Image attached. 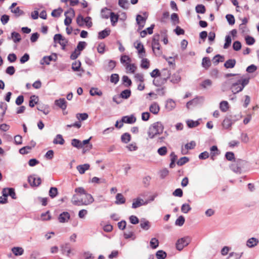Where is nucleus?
<instances>
[{"label":"nucleus","instance_id":"e2e57ef3","mask_svg":"<svg viewBox=\"0 0 259 259\" xmlns=\"http://www.w3.org/2000/svg\"><path fill=\"white\" fill-rule=\"evenodd\" d=\"M119 80V77L118 74H112L110 77V82L116 84Z\"/></svg>","mask_w":259,"mask_h":259},{"label":"nucleus","instance_id":"412c9836","mask_svg":"<svg viewBox=\"0 0 259 259\" xmlns=\"http://www.w3.org/2000/svg\"><path fill=\"white\" fill-rule=\"evenodd\" d=\"M110 29L109 28H106L104 30L100 31L98 33V38L102 39L109 35L110 33Z\"/></svg>","mask_w":259,"mask_h":259},{"label":"nucleus","instance_id":"4c0bfd02","mask_svg":"<svg viewBox=\"0 0 259 259\" xmlns=\"http://www.w3.org/2000/svg\"><path fill=\"white\" fill-rule=\"evenodd\" d=\"M122 83L124 85V86L128 87H130L132 82L131 79L126 75H123L122 77Z\"/></svg>","mask_w":259,"mask_h":259},{"label":"nucleus","instance_id":"4468645a","mask_svg":"<svg viewBox=\"0 0 259 259\" xmlns=\"http://www.w3.org/2000/svg\"><path fill=\"white\" fill-rule=\"evenodd\" d=\"M8 39L9 40L12 39L15 43H18L21 41V37L20 34L18 32L13 31L11 33V36L8 37Z\"/></svg>","mask_w":259,"mask_h":259},{"label":"nucleus","instance_id":"5701e85b","mask_svg":"<svg viewBox=\"0 0 259 259\" xmlns=\"http://www.w3.org/2000/svg\"><path fill=\"white\" fill-rule=\"evenodd\" d=\"M201 98L202 99L201 97ZM200 99V98L196 97V98H195L189 101L186 104V107L188 109H189L190 106H197L198 104H199Z\"/></svg>","mask_w":259,"mask_h":259},{"label":"nucleus","instance_id":"c85d7f7f","mask_svg":"<svg viewBox=\"0 0 259 259\" xmlns=\"http://www.w3.org/2000/svg\"><path fill=\"white\" fill-rule=\"evenodd\" d=\"M12 251L16 256L21 255L24 253V249L20 247H14L12 248Z\"/></svg>","mask_w":259,"mask_h":259},{"label":"nucleus","instance_id":"79ce46f5","mask_svg":"<svg viewBox=\"0 0 259 259\" xmlns=\"http://www.w3.org/2000/svg\"><path fill=\"white\" fill-rule=\"evenodd\" d=\"M159 242L156 238H152L150 241V247L152 249H156L159 246Z\"/></svg>","mask_w":259,"mask_h":259},{"label":"nucleus","instance_id":"a878e982","mask_svg":"<svg viewBox=\"0 0 259 259\" xmlns=\"http://www.w3.org/2000/svg\"><path fill=\"white\" fill-rule=\"evenodd\" d=\"M181 79V77L180 76V75L179 74V73H174L172 76L170 77V82H171L173 83H179Z\"/></svg>","mask_w":259,"mask_h":259},{"label":"nucleus","instance_id":"6ab92c4d","mask_svg":"<svg viewBox=\"0 0 259 259\" xmlns=\"http://www.w3.org/2000/svg\"><path fill=\"white\" fill-rule=\"evenodd\" d=\"M176 107V103L172 99H168L167 100L165 108L166 109L170 111L172 110Z\"/></svg>","mask_w":259,"mask_h":259},{"label":"nucleus","instance_id":"f257e3e1","mask_svg":"<svg viewBox=\"0 0 259 259\" xmlns=\"http://www.w3.org/2000/svg\"><path fill=\"white\" fill-rule=\"evenodd\" d=\"M249 77L245 78L243 75L231 79L233 80L234 82L232 83L230 89L233 94H236L241 92L244 87L249 83Z\"/></svg>","mask_w":259,"mask_h":259},{"label":"nucleus","instance_id":"f3484780","mask_svg":"<svg viewBox=\"0 0 259 259\" xmlns=\"http://www.w3.org/2000/svg\"><path fill=\"white\" fill-rule=\"evenodd\" d=\"M258 240L254 237L249 238L246 241V245L249 248H252L257 245Z\"/></svg>","mask_w":259,"mask_h":259},{"label":"nucleus","instance_id":"49530a36","mask_svg":"<svg viewBox=\"0 0 259 259\" xmlns=\"http://www.w3.org/2000/svg\"><path fill=\"white\" fill-rule=\"evenodd\" d=\"M224 59V56L218 54L213 58L212 61L214 64L217 65L219 62H223Z\"/></svg>","mask_w":259,"mask_h":259},{"label":"nucleus","instance_id":"052dcab7","mask_svg":"<svg viewBox=\"0 0 259 259\" xmlns=\"http://www.w3.org/2000/svg\"><path fill=\"white\" fill-rule=\"evenodd\" d=\"M232 42L231 37L230 35H228L225 37V43L224 45L225 49H228L231 45Z\"/></svg>","mask_w":259,"mask_h":259},{"label":"nucleus","instance_id":"c756f323","mask_svg":"<svg viewBox=\"0 0 259 259\" xmlns=\"http://www.w3.org/2000/svg\"><path fill=\"white\" fill-rule=\"evenodd\" d=\"M53 142L54 144L63 145L64 144L65 141L61 135L58 134L54 139Z\"/></svg>","mask_w":259,"mask_h":259},{"label":"nucleus","instance_id":"9b49d317","mask_svg":"<svg viewBox=\"0 0 259 259\" xmlns=\"http://www.w3.org/2000/svg\"><path fill=\"white\" fill-rule=\"evenodd\" d=\"M70 218V215L69 212L67 211H64L59 215L58 217V220L59 222L63 223L67 222Z\"/></svg>","mask_w":259,"mask_h":259},{"label":"nucleus","instance_id":"864d4df0","mask_svg":"<svg viewBox=\"0 0 259 259\" xmlns=\"http://www.w3.org/2000/svg\"><path fill=\"white\" fill-rule=\"evenodd\" d=\"M185 221V218L183 215H180L176 221L175 225L178 226H182Z\"/></svg>","mask_w":259,"mask_h":259},{"label":"nucleus","instance_id":"3c124183","mask_svg":"<svg viewBox=\"0 0 259 259\" xmlns=\"http://www.w3.org/2000/svg\"><path fill=\"white\" fill-rule=\"evenodd\" d=\"M63 12V10L62 8H59L58 9L54 10L52 13L51 15L53 17H59L61 15V13Z\"/></svg>","mask_w":259,"mask_h":259},{"label":"nucleus","instance_id":"2eb2a0df","mask_svg":"<svg viewBox=\"0 0 259 259\" xmlns=\"http://www.w3.org/2000/svg\"><path fill=\"white\" fill-rule=\"evenodd\" d=\"M170 72L167 69H163L160 73V76H161V79L164 82H166V80L170 77Z\"/></svg>","mask_w":259,"mask_h":259},{"label":"nucleus","instance_id":"423d86ee","mask_svg":"<svg viewBox=\"0 0 259 259\" xmlns=\"http://www.w3.org/2000/svg\"><path fill=\"white\" fill-rule=\"evenodd\" d=\"M35 175H31L28 178V182L31 187H38L41 183V179L40 177L36 178Z\"/></svg>","mask_w":259,"mask_h":259},{"label":"nucleus","instance_id":"4be33fe9","mask_svg":"<svg viewBox=\"0 0 259 259\" xmlns=\"http://www.w3.org/2000/svg\"><path fill=\"white\" fill-rule=\"evenodd\" d=\"M111 12H110V10L107 8L102 9L101 11L102 18L104 19H108L109 16L110 17L111 16Z\"/></svg>","mask_w":259,"mask_h":259},{"label":"nucleus","instance_id":"cd10ccee","mask_svg":"<svg viewBox=\"0 0 259 259\" xmlns=\"http://www.w3.org/2000/svg\"><path fill=\"white\" fill-rule=\"evenodd\" d=\"M229 108V105L227 101H223L220 103V110L223 112H226Z\"/></svg>","mask_w":259,"mask_h":259},{"label":"nucleus","instance_id":"f8f14e48","mask_svg":"<svg viewBox=\"0 0 259 259\" xmlns=\"http://www.w3.org/2000/svg\"><path fill=\"white\" fill-rule=\"evenodd\" d=\"M55 104L62 110L66 109L67 102L64 98H60L55 101Z\"/></svg>","mask_w":259,"mask_h":259},{"label":"nucleus","instance_id":"473e14b6","mask_svg":"<svg viewBox=\"0 0 259 259\" xmlns=\"http://www.w3.org/2000/svg\"><path fill=\"white\" fill-rule=\"evenodd\" d=\"M155 256L157 259H165L167 256V253L162 250H159L156 252Z\"/></svg>","mask_w":259,"mask_h":259},{"label":"nucleus","instance_id":"f704fd0d","mask_svg":"<svg viewBox=\"0 0 259 259\" xmlns=\"http://www.w3.org/2000/svg\"><path fill=\"white\" fill-rule=\"evenodd\" d=\"M118 5L121 8L127 10L130 7V3L127 0H118Z\"/></svg>","mask_w":259,"mask_h":259},{"label":"nucleus","instance_id":"0eeeda50","mask_svg":"<svg viewBox=\"0 0 259 259\" xmlns=\"http://www.w3.org/2000/svg\"><path fill=\"white\" fill-rule=\"evenodd\" d=\"M70 14V16L73 17L75 15V12L74 10L70 8L68 11L65 12V16L66 17L64 20V24L66 26H69L72 22V18L71 17H69L67 16V14Z\"/></svg>","mask_w":259,"mask_h":259},{"label":"nucleus","instance_id":"b1692460","mask_svg":"<svg viewBox=\"0 0 259 259\" xmlns=\"http://www.w3.org/2000/svg\"><path fill=\"white\" fill-rule=\"evenodd\" d=\"M90 164L86 163L77 166L76 168L80 174H83L90 168Z\"/></svg>","mask_w":259,"mask_h":259},{"label":"nucleus","instance_id":"a19ab883","mask_svg":"<svg viewBox=\"0 0 259 259\" xmlns=\"http://www.w3.org/2000/svg\"><path fill=\"white\" fill-rule=\"evenodd\" d=\"M80 67L81 62L80 61L77 60L72 63L71 68L74 71H78L80 70Z\"/></svg>","mask_w":259,"mask_h":259},{"label":"nucleus","instance_id":"1a4fd4ad","mask_svg":"<svg viewBox=\"0 0 259 259\" xmlns=\"http://www.w3.org/2000/svg\"><path fill=\"white\" fill-rule=\"evenodd\" d=\"M57 59V56L56 54H53L50 56H44L42 60L40 61V64L43 65L46 64L47 65H49L50 64V62L52 61H55Z\"/></svg>","mask_w":259,"mask_h":259},{"label":"nucleus","instance_id":"5fc2aeb1","mask_svg":"<svg viewBox=\"0 0 259 259\" xmlns=\"http://www.w3.org/2000/svg\"><path fill=\"white\" fill-rule=\"evenodd\" d=\"M90 95L92 96L98 95L101 96L102 95V92L101 91H98L97 88H92L90 91Z\"/></svg>","mask_w":259,"mask_h":259},{"label":"nucleus","instance_id":"e433bc0d","mask_svg":"<svg viewBox=\"0 0 259 259\" xmlns=\"http://www.w3.org/2000/svg\"><path fill=\"white\" fill-rule=\"evenodd\" d=\"M38 101V97L35 95H32L30 97L29 105L30 107H34Z\"/></svg>","mask_w":259,"mask_h":259},{"label":"nucleus","instance_id":"6e6d98bb","mask_svg":"<svg viewBox=\"0 0 259 259\" xmlns=\"http://www.w3.org/2000/svg\"><path fill=\"white\" fill-rule=\"evenodd\" d=\"M87 43L85 41H79L75 49H77L78 52L80 53L81 51L83 50L87 46Z\"/></svg>","mask_w":259,"mask_h":259},{"label":"nucleus","instance_id":"c9c22d12","mask_svg":"<svg viewBox=\"0 0 259 259\" xmlns=\"http://www.w3.org/2000/svg\"><path fill=\"white\" fill-rule=\"evenodd\" d=\"M131 140V136L128 133H125L122 134L121 136V140L124 143H128Z\"/></svg>","mask_w":259,"mask_h":259},{"label":"nucleus","instance_id":"0e129e2a","mask_svg":"<svg viewBox=\"0 0 259 259\" xmlns=\"http://www.w3.org/2000/svg\"><path fill=\"white\" fill-rule=\"evenodd\" d=\"M191 210L190 205L187 203L183 204L181 207V211L185 213H188Z\"/></svg>","mask_w":259,"mask_h":259},{"label":"nucleus","instance_id":"774afa93","mask_svg":"<svg viewBox=\"0 0 259 259\" xmlns=\"http://www.w3.org/2000/svg\"><path fill=\"white\" fill-rule=\"evenodd\" d=\"M187 125L190 128H192L197 126L199 124V122L198 121H193L192 120H189L187 122Z\"/></svg>","mask_w":259,"mask_h":259},{"label":"nucleus","instance_id":"6e6552de","mask_svg":"<svg viewBox=\"0 0 259 259\" xmlns=\"http://www.w3.org/2000/svg\"><path fill=\"white\" fill-rule=\"evenodd\" d=\"M2 193L3 196L8 197V196H10L14 199L16 198L15 190L12 188L3 189Z\"/></svg>","mask_w":259,"mask_h":259},{"label":"nucleus","instance_id":"58836bf2","mask_svg":"<svg viewBox=\"0 0 259 259\" xmlns=\"http://www.w3.org/2000/svg\"><path fill=\"white\" fill-rule=\"evenodd\" d=\"M211 65V62L208 57H204L202 61V66L205 69H208Z\"/></svg>","mask_w":259,"mask_h":259},{"label":"nucleus","instance_id":"393cba45","mask_svg":"<svg viewBox=\"0 0 259 259\" xmlns=\"http://www.w3.org/2000/svg\"><path fill=\"white\" fill-rule=\"evenodd\" d=\"M236 61L234 59L227 60L224 63V67L226 68H233L235 66Z\"/></svg>","mask_w":259,"mask_h":259},{"label":"nucleus","instance_id":"c03bdc74","mask_svg":"<svg viewBox=\"0 0 259 259\" xmlns=\"http://www.w3.org/2000/svg\"><path fill=\"white\" fill-rule=\"evenodd\" d=\"M49 196L54 198L56 197L58 194V189L56 187H51L49 192Z\"/></svg>","mask_w":259,"mask_h":259},{"label":"nucleus","instance_id":"37998d69","mask_svg":"<svg viewBox=\"0 0 259 259\" xmlns=\"http://www.w3.org/2000/svg\"><path fill=\"white\" fill-rule=\"evenodd\" d=\"M110 17L112 25L115 26V24L118 20L119 15L115 14L114 12H111Z\"/></svg>","mask_w":259,"mask_h":259},{"label":"nucleus","instance_id":"bf43d9fd","mask_svg":"<svg viewBox=\"0 0 259 259\" xmlns=\"http://www.w3.org/2000/svg\"><path fill=\"white\" fill-rule=\"evenodd\" d=\"M226 18L230 25H233L235 22V20L234 16L232 14H227L226 16Z\"/></svg>","mask_w":259,"mask_h":259},{"label":"nucleus","instance_id":"ddd939ff","mask_svg":"<svg viewBox=\"0 0 259 259\" xmlns=\"http://www.w3.org/2000/svg\"><path fill=\"white\" fill-rule=\"evenodd\" d=\"M136 121V118L133 115H131L130 116H124L122 117L120 122H122V123L124 122L126 123L132 124L135 123Z\"/></svg>","mask_w":259,"mask_h":259},{"label":"nucleus","instance_id":"7ed1b4c3","mask_svg":"<svg viewBox=\"0 0 259 259\" xmlns=\"http://www.w3.org/2000/svg\"><path fill=\"white\" fill-rule=\"evenodd\" d=\"M94 201L93 197L90 194L86 193L84 198L78 199L75 195L72 198V202L75 205H87L92 203Z\"/></svg>","mask_w":259,"mask_h":259},{"label":"nucleus","instance_id":"7c9ffc66","mask_svg":"<svg viewBox=\"0 0 259 259\" xmlns=\"http://www.w3.org/2000/svg\"><path fill=\"white\" fill-rule=\"evenodd\" d=\"M125 202V199L122 194L121 193H117L116 196L115 203L117 204H121L124 203Z\"/></svg>","mask_w":259,"mask_h":259},{"label":"nucleus","instance_id":"a18cd8bd","mask_svg":"<svg viewBox=\"0 0 259 259\" xmlns=\"http://www.w3.org/2000/svg\"><path fill=\"white\" fill-rule=\"evenodd\" d=\"M138 42L137 46H136V48L138 50V54L139 55H142L143 53H145V49L143 45L141 43V42Z\"/></svg>","mask_w":259,"mask_h":259},{"label":"nucleus","instance_id":"338daca9","mask_svg":"<svg viewBox=\"0 0 259 259\" xmlns=\"http://www.w3.org/2000/svg\"><path fill=\"white\" fill-rule=\"evenodd\" d=\"M241 43L238 40L235 41L233 44V49L236 51H238L241 49Z\"/></svg>","mask_w":259,"mask_h":259},{"label":"nucleus","instance_id":"de8ad7c7","mask_svg":"<svg viewBox=\"0 0 259 259\" xmlns=\"http://www.w3.org/2000/svg\"><path fill=\"white\" fill-rule=\"evenodd\" d=\"M71 145L75 148L78 149H80L82 148V145H81V141L76 139H73L71 140Z\"/></svg>","mask_w":259,"mask_h":259},{"label":"nucleus","instance_id":"dca6fc26","mask_svg":"<svg viewBox=\"0 0 259 259\" xmlns=\"http://www.w3.org/2000/svg\"><path fill=\"white\" fill-rule=\"evenodd\" d=\"M233 124L232 119L229 117L227 116L224 119L222 122V126L225 129L230 128Z\"/></svg>","mask_w":259,"mask_h":259},{"label":"nucleus","instance_id":"f03ea898","mask_svg":"<svg viewBox=\"0 0 259 259\" xmlns=\"http://www.w3.org/2000/svg\"><path fill=\"white\" fill-rule=\"evenodd\" d=\"M164 126L161 122L158 121L152 124L148 129V135L150 139H153L157 135L162 133Z\"/></svg>","mask_w":259,"mask_h":259},{"label":"nucleus","instance_id":"09e8293b","mask_svg":"<svg viewBox=\"0 0 259 259\" xmlns=\"http://www.w3.org/2000/svg\"><path fill=\"white\" fill-rule=\"evenodd\" d=\"M91 182L93 183H96V184H101V183H106V181L104 178H99L96 177H93Z\"/></svg>","mask_w":259,"mask_h":259},{"label":"nucleus","instance_id":"aec40b11","mask_svg":"<svg viewBox=\"0 0 259 259\" xmlns=\"http://www.w3.org/2000/svg\"><path fill=\"white\" fill-rule=\"evenodd\" d=\"M160 107L156 102L152 103L149 107L150 111L154 114H157L159 111Z\"/></svg>","mask_w":259,"mask_h":259},{"label":"nucleus","instance_id":"2f4dec72","mask_svg":"<svg viewBox=\"0 0 259 259\" xmlns=\"http://www.w3.org/2000/svg\"><path fill=\"white\" fill-rule=\"evenodd\" d=\"M152 48L153 52L158 56H160L162 54V52L160 50V46L159 42L158 45H155L154 43H152Z\"/></svg>","mask_w":259,"mask_h":259},{"label":"nucleus","instance_id":"a211bd4d","mask_svg":"<svg viewBox=\"0 0 259 259\" xmlns=\"http://www.w3.org/2000/svg\"><path fill=\"white\" fill-rule=\"evenodd\" d=\"M145 204V203L144 202L143 199H142L141 198H138L134 200V201L132 204V208H137Z\"/></svg>","mask_w":259,"mask_h":259},{"label":"nucleus","instance_id":"72a5a7b5","mask_svg":"<svg viewBox=\"0 0 259 259\" xmlns=\"http://www.w3.org/2000/svg\"><path fill=\"white\" fill-rule=\"evenodd\" d=\"M131 95V91L130 90L126 89L122 91L119 95V97L122 99H127Z\"/></svg>","mask_w":259,"mask_h":259},{"label":"nucleus","instance_id":"680f3d73","mask_svg":"<svg viewBox=\"0 0 259 259\" xmlns=\"http://www.w3.org/2000/svg\"><path fill=\"white\" fill-rule=\"evenodd\" d=\"M212 85V81L210 79H207L203 81L200 84L201 87L203 89H206L207 87H210Z\"/></svg>","mask_w":259,"mask_h":259},{"label":"nucleus","instance_id":"ea45409f","mask_svg":"<svg viewBox=\"0 0 259 259\" xmlns=\"http://www.w3.org/2000/svg\"><path fill=\"white\" fill-rule=\"evenodd\" d=\"M195 11L197 13L204 14L205 13L206 8L202 4H198L195 7Z\"/></svg>","mask_w":259,"mask_h":259},{"label":"nucleus","instance_id":"603ef678","mask_svg":"<svg viewBox=\"0 0 259 259\" xmlns=\"http://www.w3.org/2000/svg\"><path fill=\"white\" fill-rule=\"evenodd\" d=\"M84 18L81 14L78 15L76 18V23L80 27H82L84 25Z\"/></svg>","mask_w":259,"mask_h":259},{"label":"nucleus","instance_id":"20e7f679","mask_svg":"<svg viewBox=\"0 0 259 259\" xmlns=\"http://www.w3.org/2000/svg\"><path fill=\"white\" fill-rule=\"evenodd\" d=\"M190 242V239L189 237L181 238L178 239L176 244V248L182 250L185 246H187Z\"/></svg>","mask_w":259,"mask_h":259},{"label":"nucleus","instance_id":"9d476101","mask_svg":"<svg viewBox=\"0 0 259 259\" xmlns=\"http://www.w3.org/2000/svg\"><path fill=\"white\" fill-rule=\"evenodd\" d=\"M107 63L104 67L105 70L108 71H111L113 70L116 65V62L112 60H107L105 62Z\"/></svg>","mask_w":259,"mask_h":259},{"label":"nucleus","instance_id":"69168bd1","mask_svg":"<svg viewBox=\"0 0 259 259\" xmlns=\"http://www.w3.org/2000/svg\"><path fill=\"white\" fill-rule=\"evenodd\" d=\"M11 12L15 14L16 16L17 17L24 14V12L22 10H20L19 7H17L14 9H12Z\"/></svg>","mask_w":259,"mask_h":259},{"label":"nucleus","instance_id":"8fccbe9b","mask_svg":"<svg viewBox=\"0 0 259 259\" xmlns=\"http://www.w3.org/2000/svg\"><path fill=\"white\" fill-rule=\"evenodd\" d=\"M189 161V158L187 157H183L179 159L177 162V164L179 166H182L187 163Z\"/></svg>","mask_w":259,"mask_h":259},{"label":"nucleus","instance_id":"39448f33","mask_svg":"<svg viewBox=\"0 0 259 259\" xmlns=\"http://www.w3.org/2000/svg\"><path fill=\"white\" fill-rule=\"evenodd\" d=\"M244 163V160L239 159L231 164L230 168L234 172L240 174L241 172V166L243 165Z\"/></svg>","mask_w":259,"mask_h":259},{"label":"nucleus","instance_id":"bb28decb","mask_svg":"<svg viewBox=\"0 0 259 259\" xmlns=\"http://www.w3.org/2000/svg\"><path fill=\"white\" fill-rule=\"evenodd\" d=\"M140 227L145 230H148L150 228V224L148 221L143 219L141 220Z\"/></svg>","mask_w":259,"mask_h":259},{"label":"nucleus","instance_id":"4d7b16f0","mask_svg":"<svg viewBox=\"0 0 259 259\" xmlns=\"http://www.w3.org/2000/svg\"><path fill=\"white\" fill-rule=\"evenodd\" d=\"M245 40L246 44L249 46L253 45L255 41V39L253 37L249 35L246 36L245 37Z\"/></svg>","mask_w":259,"mask_h":259},{"label":"nucleus","instance_id":"13d9d810","mask_svg":"<svg viewBox=\"0 0 259 259\" xmlns=\"http://www.w3.org/2000/svg\"><path fill=\"white\" fill-rule=\"evenodd\" d=\"M149 61L146 58L142 59L141 61V67L142 68L147 69L149 67Z\"/></svg>","mask_w":259,"mask_h":259}]
</instances>
